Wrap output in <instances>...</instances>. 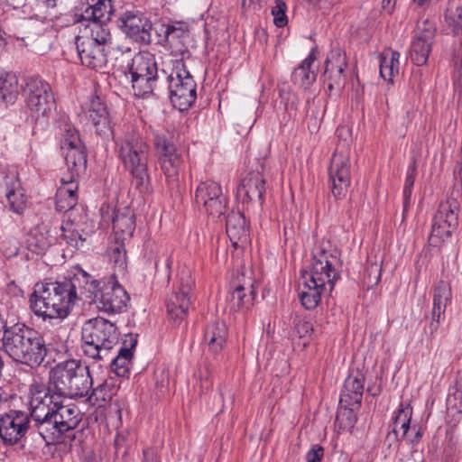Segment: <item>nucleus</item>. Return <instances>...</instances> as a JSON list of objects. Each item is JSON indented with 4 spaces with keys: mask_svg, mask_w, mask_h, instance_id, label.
Wrapping results in <instances>:
<instances>
[{
    "mask_svg": "<svg viewBox=\"0 0 462 462\" xmlns=\"http://www.w3.org/2000/svg\"><path fill=\"white\" fill-rule=\"evenodd\" d=\"M94 282L89 273L76 266L68 280L37 284L30 296V309L43 320L64 319L77 301L95 298Z\"/></svg>",
    "mask_w": 462,
    "mask_h": 462,
    "instance_id": "f257e3e1",
    "label": "nucleus"
},
{
    "mask_svg": "<svg viewBox=\"0 0 462 462\" xmlns=\"http://www.w3.org/2000/svg\"><path fill=\"white\" fill-rule=\"evenodd\" d=\"M337 251L329 245L313 250V260L309 271L301 272L302 283L299 297L307 310L315 309L325 294H330L339 278Z\"/></svg>",
    "mask_w": 462,
    "mask_h": 462,
    "instance_id": "f03ea898",
    "label": "nucleus"
},
{
    "mask_svg": "<svg viewBox=\"0 0 462 462\" xmlns=\"http://www.w3.org/2000/svg\"><path fill=\"white\" fill-rule=\"evenodd\" d=\"M116 152L124 168L129 172L132 184L140 193L152 190L148 172L150 145L134 128H129L115 139Z\"/></svg>",
    "mask_w": 462,
    "mask_h": 462,
    "instance_id": "7ed1b4c3",
    "label": "nucleus"
},
{
    "mask_svg": "<svg viewBox=\"0 0 462 462\" xmlns=\"http://www.w3.org/2000/svg\"><path fill=\"white\" fill-rule=\"evenodd\" d=\"M2 345L14 361L31 368L39 367L48 352L43 337L36 330L21 324H15L5 331Z\"/></svg>",
    "mask_w": 462,
    "mask_h": 462,
    "instance_id": "20e7f679",
    "label": "nucleus"
},
{
    "mask_svg": "<svg viewBox=\"0 0 462 462\" xmlns=\"http://www.w3.org/2000/svg\"><path fill=\"white\" fill-rule=\"evenodd\" d=\"M49 383L64 399L87 396L93 385L88 366L74 359L53 366L50 371Z\"/></svg>",
    "mask_w": 462,
    "mask_h": 462,
    "instance_id": "39448f33",
    "label": "nucleus"
},
{
    "mask_svg": "<svg viewBox=\"0 0 462 462\" xmlns=\"http://www.w3.org/2000/svg\"><path fill=\"white\" fill-rule=\"evenodd\" d=\"M119 338L116 324L101 317L87 320L81 328L83 353L94 361L107 360Z\"/></svg>",
    "mask_w": 462,
    "mask_h": 462,
    "instance_id": "423d86ee",
    "label": "nucleus"
},
{
    "mask_svg": "<svg viewBox=\"0 0 462 462\" xmlns=\"http://www.w3.org/2000/svg\"><path fill=\"white\" fill-rule=\"evenodd\" d=\"M30 414L32 427L42 437L61 401L65 399L48 383H32L29 388Z\"/></svg>",
    "mask_w": 462,
    "mask_h": 462,
    "instance_id": "0eeeda50",
    "label": "nucleus"
},
{
    "mask_svg": "<svg viewBox=\"0 0 462 462\" xmlns=\"http://www.w3.org/2000/svg\"><path fill=\"white\" fill-rule=\"evenodd\" d=\"M181 56V59L172 61L171 73L163 78L168 81L170 99L173 106L184 111L196 101L197 85L183 60L189 56V51H182Z\"/></svg>",
    "mask_w": 462,
    "mask_h": 462,
    "instance_id": "6e6552de",
    "label": "nucleus"
},
{
    "mask_svg": "<svg viewBox=\"0 0 462 462\" xmlns=\"http://www.w3.org/2000/svg\"><path fill=\"white\" fill-rule=\"evenodd\" d=\"M64 402L65 401H61L42 436L47 445L60 442L64 435L76 429L81 421V413L78 406Z\"/></svg>",
    "mask_w": 462,
    "mask_h": 462,
    "instance_id": "1a4fd4ad",
    "label": "nucleus"
},
{
    "mask_svg": "<svg viewBox=\"0 0 462 462\" xmlns=\"http://www.w3.org/2000/svg\"><path fill=\"white\" fill-rule=\"evenodd\" d=\"M458 225V203L455 199L442 201L435 213L431 232L429 236V244L434 247H439L448 240Z\"/></svg>",
    "mask_w": 462,
    "mask_h": 462,
    "instance_id": "9d476101",
    "label": "nucleus"
},
{
    "mask_svg": "<svg viewBox=\"0 0 462 462\" xmlns=\"http://www.w3.org/2000/svg\"><path fill=\"white\" fill-rule=\"evenodd\" d=\"M95 289L93 295L95 298L84 303H95L97 308L107 313H120L124 311L130 300L126 291L117 282H104L93 277Z\"/></svg>",
    "mask_w": 462,
    "mask_h": 462,
    "instance_id": "9b49d317",
    "label": "nucleus"
},
{
    "mask_svg": "<svg viewBox=\"0 0 462 462\" xmlns=\"http://www.w3.org/2000/svg\"><path fill=\"white\" fill-rule=\"evenodd\" d=\"M23 91L26 106L32 116H45L55 106L51 86L41 78H28Z\"/></svg>",
    "mask_w": 462,
    "mask_h": 462,
    "instance_id": "f8f14e48",
    "label": "nucleus"
},
{
    "mask_svg": "<svg viewBox=\"0 0 462 462\" xmlns=\"http://www.w3.org/2000/svg\"><path fill=\"white\" fill-rule=\"evenodd\" d=\"M195 285V280L188 268H183L178 274L177 284L167 300V310L171 319L176 321L183 320L191 305L190 292Z\"/></svg>",
    "mask_w": 462,
    "mask_h": 462,
    "instance_id": "ddd939ff",
    "label": "nucleus"
},
{
    "mask_svg": "<svg viewBox=\"0 0 462 462\" xmlns=\"http://www.w3.org/2000/svg\"><path fill=\"white\" fill-rule=\"evenodd\" d=\"M351 183V164L349 152L336 150L328 167V184L337 199L346 197Z\"/></svg>",
    "mask_w": 462,
    "mask_h": 462,
    "instance_id": "4468645a",
    "label": "nucleus"
},
{
    "mask_svg": "<svg viewBox=\"0 0 462 462\" xmlns=\"http://www.w3.org/2000/svg\"><path fill=\"white\" fill-rule=\"evenodd\" d=\"M153 145L167 182L169 185H176L179 182L182 160L175 145L162 134L155 135Z\"/></svg>",
    "mask_w": 462,
    "mask_h": 462,
    "instance_id": "2eb2a0df",
    "label": "nucleus"
},
{
    "mask_svg": "<svg viewBox=\"0 0 462 462\" xmlns=\"http://www.w3.org/2000/svg\"><path fill=\"white\" fill-rule=\"evenodd\" d=\"M195 203L199 208H202L207 214L220 217L226 211L227 199L218 182L207 180L197 187Z\"/></svg>",
    "mask_w": 462,
    "mask_h": 462,
    "instance_id": "dca6fc26",
    "label": "nucleus"
},
{
    "mask_svg": "<svg viewBox=\"0 0 462 462\" xmlns=\"http://www.w3.org/2000/svg\"><path fill=\"white\" fill-rule=\"evenodd\" d=\"M119 27L132 40L148 45L152 42V23L140 11H126L118 19Z\"/></svg>",
    "mask_w": 462,
    "mask_h": 462,
    "instance_id": "f3484780",
    "label": "nucleus"
},
{
    "mask_svg": "<svg viewBox=\"0 0 462 462\" xmlns=\"http://www.w3.org/2000/svg\"><path fill=\"white\" fill-rule=\"evenodd\" d=\"M435 33L436 27L433 23L426 20L417 24L410 48L411 60L415 65L422 66L427 62Z\"/></svg>",
    "mask_w": 462,
    "mask_h": 462,
    "instance_id": "a211bd4d",
    "label": "nucleus"
},
{
    "mask_svg": "<svg viewBox=\"0 0 462 462\" xmlns=\"http://www.w3.org/2000/svg\"><path fill=\"white\" fill-rule=\"evenodd\" d=\"M25 411L12 410L0 418V438L5 445H14L27 432L30 422Z\"/></svg>",
    "mask_w": 462,
    "mask_h": 462,
    "instance_id": "6ab92c4d",
    "label": "nucleus"
},
{
    "mask_svg": "<svg viewBox=\"0 0 462 462\" xmlns=\"http://www.w3.org/2000/svg\"><path fill=\"white\" fill-rule=\"evenodd\" d=\"M84 113L98 135L103 137L113 135V126L107 107L99 97H91Z\"/></svg>",
    "mask_w": 462,
    "mask_h": 462,
    "instance_id": "aec40b11",
    "label": "nucleus"
},
{
    "mask_svg": "<svg viewBox=\"0 0 462 462\" xmlns=\"http://www.w3.org/2000/svg\"><path fill=\"white\" fill-rule=\"evenodd\" d=\"M265 180L261 172L248 173L237 188V196L243 202L258 201L263 205L265 194Z\"/></svg>",
    "mask_w": 462,
    "mask_h": 462,
    "instance_id": "412c9836",
    "label": "nucleus"
},
{
    "mask_svg": "<svg viewBox=\"0 0 462 462\" xmlns=\"http://www.w3.org/2000/svg\"><path fill=\"white\" fill-rule=\"evenodd\" d=\"M77 51L81 63L90 69H100L107 63L108 46L76 41Z\"/></svg>",
    "mask_w": 462,
    "mask_h": 462,
    "instance_id": "4be33fe9",
    "label": "nucleus"
},
{
    "mask_svg": "<svg viewBox=\"0 0 462 462\" xmlns=\"http://www.w3.org/2000/svg\"><path fill=\"white\" fill-rule=\"evenodd\" d=\"M364 393V376L359 373L351 374L345 380L339 402L345 408L353 410L360 405Z\"/></svg>",
    "mask_w": 462,
    "mask_h": 462,
    "instance_id": "5701e85b",
    "label": "nucleus"
},
{
    "mask_svg": "<svg viewBox=\"0 0 462 462\" xmlns=\"http://www.w3.org/2000/svg\"><path fill=\"white\" fill-rule=\"evenodd\" d=\"M136 344L137 337L135 335L128 334L125 336L117 356L111 362V370L117 376L124 377L129 374Z\"/></svg>",
    "mask_w": 462,
    "mask_h": 462,
    "instance_id": "b1692460",
    "label": "nucleus"
},
{
    "mask_svg": "<svg viewBox=\"0 0 462 462\" xmlns=\"http://www.w3.org/2000/svg\"><path fill=\"white\" fill-rule=\"evenodd\" d=\"M113 229L117 242L124 243L133 236L135 230V217L131 208L125 207L116 210Z\"/></svg>",
    "mask_w": 462,
    "mask_h": 462,
    "instance_id": "393cba45",
    "label": "nucleus"
},
{
    "mask_svg": "<svg viewBox=\"0 0 462 462\" xmlns=\"http://www.w3.org/2000/svg\"><path fill=\"white\" fill-rule=\"evenodd\" d=\"M226 234L234 247L243 246L249 242V231L245 216L232 212L226 217Z\"/></svg>",
    "mask_w": 462,
    "mask_h": 462,
    "instance_id": "a878e982",
    "label": "nucleus"
},
{
    "mask_svg": "<svg viewBox=\"0 0 462 462\" xmlns=\"http://www.w3.org/2000/svg\"><path fill=\"white\" fill-rule=\"evenodd\" d=\"M5 207L17 215H22L27 208V196L21 181L16 177L8 178L5 181Z\"/></svg>",
    "mask_w": 462,
    "mask_h": 462,
    "instance_id": "bb28decb",
    "label": "nucleus"
},
{
    "mask_svg": "<svg viewBox=\"0 0 462 462\" xmlns=\"http://www.w3.org/2000/svg\"><path fill=\"white\" fill-rule=\"evenodd\" d=\"M76 41L88 42L110 47L112 37L107 25L104 23L90 21L85 24L81 34L76 37Z\"/></svg>",
    "mask_w": 462,
    "mask_h": 462,
    "instance_id": "cd10ccee",
    "label": "nucleus"
},
{
    "mask_svg": "<svg viewBox=\"0 0 462 462\" xmlns=\"http://www.w3.org/2000/svg\"><path fill=\"white\" fill-rule=\"evenodd\" d=\"M52 241L48 226L43 224L37 225L27 234L26 247L32 253L43 254L51 245Z\"/></svg>",
    "mask_w": 462,
    "mask_h": 462,
    "instance_id": "c85d7f7f",
    "label": "nucleus"
},
{
    "mask_svg": "<svg viewBox=\"0 0 462 462\" xmlns=\"http://www.w3.org/2000/svg\"><path fill=\"white\" fill-rule=\"evenodd\" d=\"M128 69L131 77L160 75L155 58L148 51H140L136 53L131 60Z\"/></svg>",
    "mask_w": 462,
    "mask_h": 462,
    "instance_id": "c756f323",
    "label": "nucleus"
},
{
    "mask_svg": "<svg viewBox=\"0 0 462 462\" xmlns=\"http://www.w3.org/2000/svg\"><path fill=\"white\" fill-rule=\"evenodd\" d=\"M401 54L392 49H384L379 55V72L380 76L388 82H393L395 76L400 71Z\"/></svg>",
    "mask_w": 462,
    "mask_h": 462,
    "instance_id": "7c9ffc66",
    "label": "nucleus"
},
{
    "mask_svg": "<svg viewBox=\"0 0 462 462\" xmlns=\"http://www.w3.org/2000/svg\"><path fill=\"white\" fill-rule=\"evenodd\" d=\"M256 296V291L252 282L239 283L236 285L233 291L227 296V300L232 302L234 310L243 308L248 309L253 305V301Z\"/></svg>",
    "mask_w": 462,
    "mask_h": 462,
    "instance_id": "2f4dec72",
    "label": "nucleus"
},
{
    "mask_svg": "<svg viewBox=\"0 0 462 462\" xmlns=\"http://www.w3.org/2000/svg\"><path fill=\"white\" fill-rule=\"evenodd\" d=\"M78 183L69 181L65 186H60L56 192V209L66 212L72 209L78 203Z\"/></svg>",
    "mask_w": 462,
    "mask_h": 462,
    "instance_id": "473e14b6",
    "label": "nucleus"
},
{
    "mask_svg": "<svg viewBox=\"0 0 462 462\" xmlns=\"http://www.w3.org/2000/svg\"><path fill=\"white\" fill-rule=\"evenodd\" d=\"M316 57L313 51L302 60V62L294 69L291 80L294 84L301 88H309L316 79V73L311 70V66Z\"/></svg>",
    "mask_w": 462,
    "mask_h": 462,
    "instance_id": "72a5a7b5",
    "label": "nucleus"
},
{
    "mask_svg": "<svg viewBox=\"0 0 462 462\" xmlns=\"http://www.w3.org/2000/svg\"><path fill=\"white\" fill-rule=\"evenodd\" d=\"M165 72L161 75L146 77H131L132 88L135 96L145 97L154 93L158 84L164 80Z\"/></svg>",
    "mask_w": 462,
    "mask_h": 462,
    "instance_id": "f704fd0d",
    "label": "nucleus"
},
{
    "mask_svg": "<svg viewBox=\"0 0 462 462\" xmlns=\"http://www.w3.org/2000/svg\"><path fill=\"white\" fill-rule=\"evenodd\" d=\"M113 14V6L111 0H98L95 5H89L82 13L83 21L104 23L110 20Z\"/></svg>",
    "mask_w": 462,
    "mask_h": 462,
    "instance_id": "c9c22d12",
    "label": "nucleus"
},
{
    "mask_svg": "<svg viewBox=\"0 0 462 462\" xmlns=\"http://www.w3.org/2000/svg\"><path fill=\"white\" fill-rule=\"evenodd\" d=\"M226 328L224 323H214L209 325L204 335L209 350L217 354L223 348L226 339Z\"/></svg>",
    "mask_w": 462,
    "mask_h": 462,
    "instance_id": "e433bc0d",
    "label": "nucleus"
},
{
    "mask_svg": "<svg viewBox=\"0 0 462 462\" xmlns=\"http://www.w3.org/2000/svg\"><path fill=\"white\" fill-rule=\"evenodd\" d=\"M65 162L68 170L74 174H80L87 167V153L85 145L64 150Z\"/></svg>",
    "mask_w": 462,
    "mask_h": 462,
    "instance_id": "4c0bfd02",
    "label": "nucleus"
},
{
    "mask_svg": "<svg viewBox=\"0 0 462 462\" xmlns=\"http://www.w3.org/2000/svg\"><path fill=\"white\" fill-rule=\"evenodd\" d=\"M411 407L408 404L401 403L393 418V430L386 436V441L389 442V446H391L393 442H398L399 429L401 426H403L404 423H407V421H411Z\"/></svg>",
    "mask_w": 462,
    "mask_h": 462,
    "instance_id": "58836bf2",
    "label": "nucleus"
},
{
    "mask_svg": "<svg viewBox=\"0 0 462 462\" xmlns=\"http://www.w3.org/2000/svg\"><path fill=\"white\" fill-rule=\"evenodd\" d=\"M18 95V81L14 75L0 73V104L13 103Z\"/></svg>",
    "mask_w": 462,
    "mask_h": 462,
    "instance_id": "ea45409f",
    "label": "nucleus"
},
{
    "mask_svg": "<svg viewBox=\"0 0 462 462\" xmlns=\"http://www.w3.org/2000/svg\"><path fill=\"white\" fill-rule=\"evenodd\" d=\"M60 230V243L65 242L66 245L73 249H79L83 246L88 234L80 233L73 223H67L65 226H61Z\"/></svg>",
    "mask_w": 462,
    "mask_h": 462,
    "instance_id": "a19ab883",
    "label": "nucleus"
},
{
    "mask_svg": "<svg viewBox=\"0 0 462 462\" xmlns=\"http://www.w3.org/2000/svg\"><path fill=\"white\" fill-rule=\"evenodd\" d=\"M445 22L455 34H462V2L449 4Z\"/></svg>",
    "mask_w": 462,
    "mask_h": 462,
    "instance_id": "79ce46f5",
    "label": "nucleus"
},
{
    "mask_svg": "<svg viewBox=\"0 0 462 462\" xmlns=\"http://www.w3.org/2000/svg\"><path fill=\"white\" fill-rule=\"evenodd\" d=\"M347 60L345 52L339 49H335L329 51L325 61V71L346 69Z\"/></svg>",
    "mask_w": 462,
    "mask_h": 462,
    "instance_id": "37998d69",
    "label": "nucleus"
},
{
    "mask_svg": "<svg viewBox=\"0 0 462 462\" xmlns=\"http://www.w3.org/2000/svg\"><path fill=\"white\" fill-rule=\"evenodd\" d=\"M109 258L116 271L123 274L127 267L126 251L123 243L111 248Z\"/></svg>",
    "mask_w": 462,
    "mask_h": 462,
    "instance_id": "c03bdc74",
    "label": "nucleus"
},
{
    "mask_svg": "<svg viewBox=\"0 0 462 462\" xmlns=\"http://www.w3.org/2000/svg\"><path fill=\"white\" fill-rule=\"evenodd\" d=\"M345 70L338 69L324 72V80L330 92L333 90L339 91L343 88L346 80Z\"/></svg>",
    "mask_w": 462,
    "mask_h": 462,
    "instance_id": "a18cd8bd",
    "label": "nucleus"
},
{
    "mask_svg": "<svg viewBox=\"0 0 462 462\" xmlns=\"http://www.w3.org/2000/svg\"><path fill=\"white\" fill-rule=\"evenodd\" d=\"M169 28L166 44L173 45L189 36L188 26L182 22H172L169 23Z\"/></svg>",
    "mask_w": 462,
    "mask_h": 462,
    "instance_id": "49530a36",
    "label": "nucleus"
},
{
    "mask_svg": "<svg viewBox=\"0 0 462 462\" xmlns=\"http://www.w3.org/2000/svg\"><path fill=\"white\" fill-rule=\"evenodd\" d=\"M83 143L79 138V132L70 125H65L63 130L62 137L60 140V147L61 149L67 150L70 148H74L76 146H83Z\"/></svg>",
    "mask_w": 462,
    "mask_h": 462,
    "instance_id": "de8ad7c7",
    "label": "nucleus"
},
{
    "mask_svg": "<svg viewBox=\"0 0 462 462\" xmlns=\"http://www.w3.org/2000/svg\"><path fill=\"white\" fill-rule=\"evenodd\" d=\"M452 297L449 284L444 281L439 282L434 290L433 304L447 307Z\"/></svg>",
    "mask_w": 462,
    "mask_h": 462,
    "instance_id": "09e8293b",
    "label": "nucleus"
},
{
    "mask_svg": "<svg viewBox=\"0 0 462 462\" xmlns=\"http://www.w3.org/2000/svg\"><path fill=\"white\" fill-rule=\"evenodd\" d=\"M287 5L283 0H274V5L272 7L273 23L277 27H284L288 23L286 15Z\"/></svg>",
    "mask_w": 462,
    "mask_h": 462,
    "instance_id": "8fccbe9b",
    "label": "nucleus"
},
{
    "mask_svg": "<svg viewBox=\"0 0 462 462\" xmlns=\"http://www.w3.org/2000/svg\"><path fill=\"white\" fill-rule=\"evenodd\" d=\"M445 306L433 304L431 310V321L429 325L430 334L431 337L438 331L439 324L445 319Z\"/></svg>",
    "mask_w": 462,
    "mask_h": 462,
    "instance_id": "3c124183",
    "label": "nucleus"
},
{
    "mask_svg": "<svg viewBox=\"0 0 462 462\" xmlns=\"http://www.w3.org/2000/svg\"><path fill=\"white\" fill-rule=\"evenodd\" d=\"M194 387L198 389L200 395L207 393L212 388V381L208 369L204 368L198 371L197 382Z\"/></svg>",
    "mask_w": 462,
    "mask_h": 462,
    "instance_id": "603ef678",
    "label": "nucleus"
},
{
    "mask_svg": "<svg viewBox=\"0 0 462 462\" xmlns=\"http://www.w3.org/2000/svg\"><path fill=\"white\" fill-rule=\"evenodd\" d=\"M111 388L107 383H103L92 389L91 394L88 396L89 402H106L111 400Z\"/></svg>",
    "mask_w": 462,
    "mask_h": 462,
    "instance_id": "864d4df0",
    "label": "nucleus"
},
{
    "mask_svg": "<svg viewBox=\"0 0 462 462\" xmlns=\"http://www.w3.org/2000/svg\"><path fill=\"white\" fill-rule=\"evenodd\" d=\"M295 330L300 337H305L312 333L313 326L309 320L297 319H295Z\"/></svg>",
    "mask_w": 462,
    "mask_h": 462,
    "instance_id": "5fc2aeb1",
    "label": "nucleus"
},
{
    "mask_svg": "<svg viewBox=\"0 0 462 462\" xmlns=\"http://www.w3.org/2000/svg\"><path fill=\"white\" fill-rule=\"evenodd\" d=\"M169 23H154L152 24V31L156 36V42L159 44H166L167 42V32H169Z\"/></svg>",
    "mask_w": 462,
    "mask_h": 462,
    "instance_id": "6e6d98bb",
    "label": "nucleus"
},
{
    "mask_svg": "<svg viewBox=\"0 0 462 462\" xmlns=\"http://www.w3.org/2000/svg\"><path fill=\"white\" fill-rule=\"evenodd\" d=\"M324 456V448L319 445H314L306 454V462H321Z\"/></svg>",
    "mask_w": 462,
    "mask_h": 462,
    "instance_id": "4d7b16f0",
    "label": "nucleus"
},
{
    "mask_svg": "<svg viewBox=\"0 0 462 462\" xmlns=\"http://www.w3.org/2000/svg\"><path fill=\"white\" fill-rule=\"evenodd\" d=\"M415 176H416V165H415V162H413L411 165L409 166V168L407 170L404 187L412 189V187L414 185V181H415Z\"/></svg>",
    "mask_w": 462,
    "mask_h": 462,
    "instance_id": "13d9d810",
    "label": "nucleus"
},
{
    "mask_svg": "<svg viewBox=\"0 0 462 462\" xmlns=\"http://www.w3.org/2000/svg\"><path fill=\"white\" fill-rule=\"evenodd\" d=\"M143 462H161L157 453L152 448L143 449Z\"/></svg>",
    "mask_w": 462,
    "mask_h": 462,
    "instance_id": "bf43d9fd",
    "label": "nucleus"
},
{
    "mask_svg": "<svg viewBox=\"0 0 462 462\" xmlns=\"http://www.w3.org/2000/svg\"><path fill=\"white\" fill-rule=\"evenodd\" d=\"M421 438L420 430L416 426H411V431L407 435V439L411 443H418Z\"/></svg>",
    "mask_w": 462,
    "mask_h": 462,
    "instance_id": "052dcab7",
    "label": "nucleus"
},
{
    "mask_svg": "<svg viewBox=\"0 0 462 462\" xmlns=\"http://www.w3.org/2000/svg\"><path fill=\"white\" fill-rule=\"evenodd\" d=\"M411 190H412L411 188L403 187V207H404V209L406 208V207L409 204V200L411 196Z\"/></svg>",
    "mask_w": 462,
    "mask_h": 462,
    "instance_id": "680f3d73",
    "label": "nucleus"
},
{
    "mask_svg": "<svg viewBox=\"0 0 462 462\" xmlns=\"http://www.w3.org/2000/svg\"><path fill=\"white\" fill-rule=\"evenodd\" d=\"M79 174H74L73 172L69 171V174L68 176H63L61 179H60V182H61V185L60 186H65L66 184H68V182L69 181H76V177L79 176Z\"/></svg>",
    "mask_w": 462,
    "mask_h": 462,
    "instance_id": "e2e57ef3",
    "label": "nucleus"
},
{
    "mask_svg": "<svg viewBox=\"0 0 462 462\" xmlns=\"http://www.w3.org/2000/svg\"><path fill=\"white\" fill-rule=\"evenodd\" d=\"M411 421H407V423H404L403 426H401L399 429V433L402 432V437H407L409 434V430L411 431V427L410 426Z\"/></svg>",
    "mask_w": 462,
    "mask_h": 462,
    "instance_id": "0e129e2a",
    "label": "nucleus"
},
{
    "mask_svg": "<svg viewBox=\"0 0 462 462\" xmlns=\"http://www.w3.org/2000/svg\"><path fill=\"white\" fill-rule=\"evenodd\" d=\"M38 5H42L47 8L54 7L56 5V0H36Z\"/></svg>",
    "mask_w": 462,
    "mask_h": 462,
    "instance_id": "69168bd1",
    "label": "nucleus"
},
{
    "mask_svg": "<svg viewBox=\"0 0 462 462\" xmlns=\"http://www.w3.org/2000/svg\"><path fill=\"white\" fill-rule=\"evenodd\" d=\"M10 328L6 327V322L3 318L0 317V339L4 337L5 331H7Z\"/></svg>",
    "mask_w": 462,
    "mask_h": 462,
    "instance_id": "338daca9",
    "label": "nucleus"
},
{
    "mask_svg": "<svg viewBox=\"0 0 462 462\" xmlns=\"http://www.w3.org/2000/svg\"><path fill=\"white\" fill-rule=\"evenodd\" d=\"M121 438L119 436L116 437V439H115V445L117 447L121 444Z\"/></svg>",
    "mask_w": 462,
    "mask_h": 462,
    "instance_id": "774afa93",
    "label": "nucleus"
}]
</instances>
